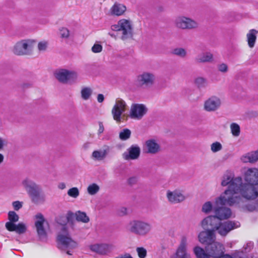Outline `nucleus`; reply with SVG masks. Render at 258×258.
Instances as JSON below:
<instances>
[{
  "label": "nucleus",
  "mask_w": 258,
  "mask_h": 258,
  "mask_svg": "<svg viewBox=\"0 0 258 258\" xmlns=\"http://www.w3.org/2000/svg\"><path fill=\"white\" fill-rule=\"evenodd\" d=\"M76 219L77 221L83 223H88L89 222V218L87 216L86 213L78 211L76 213Z\"/></svg>",
  "instance_id": "obj_30"
},
{
  "label": "nucleus",
  "mask_w": 258,
  "mask_h": 258,
  "mask_svg": "<svg viewBox=\"0 0 258 258\" xmlns=\"http://www.w3.org/2000/svg\"><path fill=\"white\" fill-rule=\"evenodd\" d=\"M141 149L138 145H132L126 151L122 154V157L126 160H136L139 158Z\"/></svg>",
  "instance_id": "obj_15"
},
{
  "label": "nucleus",
  "mask_w": 258,
  "mask_h": 258,
  "mask_svg": "<svg viewBox=\"0 0 258 258\" xmlns=\"http://www.w3.org/2000/svg\"><path fill=\"white\" fill-rule=\"evenodd\" d=\"M211 202H206L202 207V211L205 213H209L213 209Z\"/></svg>",
  "instance_id": "obj_42"
},
{
  "label": "nucleus",
  "mask_w": 258,
  "mask_h": 258,
  "mask_svg": "<svg viewBox=\"0 0 258 258\" xmlns=\"http://www.w3.org/2000/svg\"><path fill=\"white\" fill-rule=\"evenodd\" d=\"M241 160L244 162L254 163L258 161V150L247 153L241 157Z\"/></svg>",
  "instance_id": "obj_25"
},
{
  "label": "nucleus",
  "mask_w": 258,
  "mask_h": 258,
  "mask_svg": "<svg viewBox=\"0 0 258 258\" xmlns=\"http://www.w3.org/2000/svg\"><path fill=\"white\" fill-rule=\"evenodd\" d=\"M36 221L35 226L36 229L37 234L41 240L46 239L47 233L44 228L45 225H48V222L45 220L44 216L41 213H38L35 216Z\"/></svg>",
  "instance_id": "obj_10"
},
{
  "label": "nucleus",
  "mask_w": 258,
  "mask_h": 258,
  "mask_svg": "<svg viewBox=\"0 0 258 258\" xmlns=\"http://www.w3.org/2000/svg\"><path fill=\"white\" fill-rule=\"evenodd\" d=\"M208 254L205 252L202 247L197 246L194 248V252L197 258H210V257L217 258L224 253L223 245L214 241L206 247Z\"/></svg>",
  "instance_id": "obj_4"
},
{
  "label": "nucleus",
  "mask_w": 258,
  "mask_h": 258,
  "mask_svg": "<svg viewBox=\"0 0 258 258\" xmlns=\"http://www.w3.org/2000/svg\"><path fill=\"white\" fill-rule=\"evenodd\" d=\"M245 181L253 185L258 184V169L256 168H249L245 173Z\"/></svg>",
  "instance_id": "obj_19"
},
{
  "label": "nucleus",
  "mask_w": 258,
  "mask_h": 258,
  "mask_svg": "<svg viewBox=\"0 0 258 258\" xmlns=\"http://www.w3.org/2000/svg\"><path fill=\"white\" fill-rule=\"evenodd\" d=\"M104 100V95L102 94H99L97 96V101L99 103H102Z\"/></svg>",
  "instance_id": "obj_55"
},
{
  "label": "nucleus",
  "mask_w": 258,
  "mask_h": 258,
  "mask_svg": "<svg viewBox=\"0 0 258 258\" xmlns=\"http://www.w3.org/2000/svg\"><path fill=\"white\" fill-rule=\"evenodd\" d=\"M137 181V180L136 177H132L128 179V183L130 185H133L135 184Z\"/></svg>",
  "instance_id": "obj_53"
},
{
  "label": "nucleus",
  "mask_w": 258,
  "mask_h": 258,
  "mask_svg": "<svg viewBox=\"0 0 258 258\" xmlns=\"http://www.w3.org/2000/svg\"><path fill=\"white\" fill-rule=\"evenodd\" d=\"M213 54L210 52L203 53L198 55L195 58V61L198 63H204L212 61L213 60Z\"/></svg>",
  "instance_id": "obj_26"
},
{
  "label": "nucleus",
  "mask_w": 258,
  "mask_h": 258,
  "mask_svg": "<svg viewBox=\"0 0 258 258\" xmlns=\"http://www.w3.org/2000/svg\"><path fill=\"white\" fill-rule=\"evenodd\" d=\"M99 130H98V134H100L104 132V130L103 123L102 122H100V121L99 122Z\"/></svg>",
  "instance_id": "obj_54"
},
{
  "label": "nucleus",
  "mask_w": 258,
  "mask_h": 258,
  "mask_svg": "<svg viewBox=\"0 0 258 258\" xmlns=\"http://www.w3.org/2000/svg\"><path fill=\"white\" fill-rule=\"evenodd\" d=\"M218 69L220 72L222 73H226L228 71V66L224 63L218 65Z\"/></svg>",
  "instance_id": "obj_51"
},
{
  "label": "nucleus",
  "mask_w": 258,
  "mask_h": 258,
  "mask_svg": "<svg viewBox=\"0 0 258 258\" xmlns=\"http://www.w3.org/2000/svg\"><path fill=\"white\" fill-rule=\"evenodd\" d=\"M63 27L59 29V34L60 35V38H61V41H63V39L64 37V32H63Z\"/></svg>",
  "instance_id": "obj_56"
},
{
  "label": "nucleus",
  "mask_w": 258,
  "mask_h": 258,
  "mask_svg": "<svg viewBox=\"0 0 258 258\" xmlns=\"http://www.w3.org/2000/svg\"><path fill=\"white\" fill-rule=\"evenodd\" d=\"M113 245L108 244H96L91 245L90 249L94 252L100 254L105 255L111 252L113 249Z\"/></svg>",
  "instance_id": "obj_18"
},
{
  "label": "nucleus",
  "mask_w": 258,
  "mask_h": 258,
  "mask_svg": "<svg viewBox=\"0 0 258 258\" xmlns=\"http://www.w3.org/2000/svg\"><path fill=\"white\" fill-rule=\"evenodd\" d=\"M131 136V131L128 128H123L119 134V138L122 141L128 139Z\"/></svg>",
  "instance_id": "obj_33"
},
{
  "label": "nucleus",
  "mask_w": 258,
  "mask_h": 258,
  "mask_svg": "<svg viewBox=\"0 0 258 258\" xmlns=\"http://www.w3.org/2000/svg\"><path fill=\"white\" fill-rule=\"evenodd\" d=\"M167 197L169 201L172 203H178L184 200V196L177 191H168Z\"/></svg>",
  "instance_id": "obj_23"
},
{
  "label": "nucleus",
  "mask_w": 258,
  "mask_h": 258,
  "mask_svg": "<svg viewBox=\"0 0 258 258\" xmlns=\"http://www.w3.org/2000/svg\"><path fill=\"white\" fill-rule=\"evenodd\" d=\"M257 33L258 31L255 29H251L249 31L248 33H247V39L248 45L249 47L252 48L254 47L256 39V34Z\"/></svg>",
  "instance_id": "obj_29"
},
{
  "label": "nucleus",
  "mask_w": 258,
  "mask_h": 258,
  "mask_svg": "<svg viewBox=\"0 0 258 258\" xmlns=\"http://www.w3.org/2000/svg\"><path fill=\"white\" fill-rule=\"evenodd\" d=\"M27 85V87H28V86H30V84H24L23 85V88H25V86Z\"/></svg>",
  "instance_id": "obj_63"
},
{
  "label": "nucleus",
  "mask_w": 258,
  "mask_h": 258,
  "mask_svg": "<svg viewBox=\"0 0 258 258\" xmlns=\"http://www.w3.org/2000/svg\"><path fill=\"white\" fill-rule=\"evenodd\" d=\"M48 45V43L46 41L40 42L38 44V48L39 51H45Z\"/></svg>",
  "instance_id": "obj_48"
},
{
  "label": "nucleus",
  "mask_w": 258,
  "mask_h": 258,
  "mask_svg": "<svg viewBox=\"0 0 258 258\" xmlns=\"http://www.w3.org/2000/svg\"><path fill=\"white\" fill-rule=\"evenodd\" d=\"M237 178L233 177V175L229 172H227L223 176V180L221 182V185L225 186L228 185V189L224 191L225 196H221L216 199V203L220 202L222 204H228L229 206H232L235 204H238L240 200L239 196H234V192L232 190V188L230 187L231 185Z\"/></svg>",
  "instance_id": "obj_2"
},
{
  "label": "nucleus",
  "mask_w": 258,
  "mask_h": 258,
  "mask_svg": "<svg viewBox=\"0 0 258 258\" xmlns=\"http://www.w3.org/2000/svg\"><path fill=\"white\" fill-rule=\"evenodd\" d=\"M55 229L57 233L56 242L57 247L61 250L64 249V221L62 218H57L56 220Z\"/></svg>",
  "instance_id": "obj_9"
},
{
  "label": "nucleus",
  "mask_w": 258,
  "mask_h": 258,
  "mask_svg": "<svg viewBox=\"0 0 258 258\" xmlns=\"http://www.w3.org/2000/svg\"><path fill=\"white\" fill-rule=\"evenodd\" d=\"M35 41L32 40H22L14 46L13 51L18 55H27L32 51Z\"/></svg>",
  "instance_id": "obj_6"
},
{
  "label": "nucleus",
  "mask_w": 258,
  "mask_h": 258,
  "mask_svg": "<svg viewBox=\"0 0 258 258\" xmlns=\"http://www.w3.org/2000/svg\"><path fill=\"white\" fill-rule=\"evenodd\" d=\"M172 53L181 57H184L186 54L185 50L182 48H175L173 50Z\"/></svg>",
  "instance_id": "obj_40"
},
{
  "label": "nucleus",
  "mask_w": 258,
  "mask_h": 258,
  "mask_svg": "<svg viewBox=\"0 0 258 258\" xmlns=\"http://www.w3.org/2000/svg\"><path fill=\"white\" fill-rule=\"evenodd\" d=\"M137 252L140 258H145L147 255V250L143 247H138L137 248Z\"/></svg>",
  "instance_id": "obj_45"
},
{
  "label": "nucleus",
  "mask_w": 258,
  "mask_h": 258,
  "mask_svg": "<svg viewBox=\"0 0 258 258\" xmlns=\"http://www.w3.org/2000/svg\"><path fill=\"white\" fill-rule=\"evenodd\" d=\"M68 194L71 197L76 198L79 195V190L77 187H72L68 190Z\"/></svg>",
  "instance_id": "obj_41"
},
{
  "label": "nucleus",
  "mask_w": 258,
  "mask_h": 258,
  "mask_svg": "<svg viewBox=\"0 0 258 258\" xmlns=\"http://www.w3.org/2000/svg\"><path fill=\"white\" fill-rule=\"evenodd\" d=\"M81 96L84 100H88L92 93L91 89L89 87H84L81 90Z\"/></svg>",
  "instance_id": "obj_37"
},
{
  "label": "nucleus",
  "mask_w": 258,
  "mask_h": 258,
  "mask_svg": "<svg viewBox=\"0 0 258 258\" xmlns=\"http://www.w3.org/2000/svg\"><path fill=\"white\" fill-rule=\"evenodd\" d=\"M126 212V208H122V212L123 213V214H125Z\"/></svg>",
  "instance_id": "obj_62"
},
{
  "label": "nucleus",
  "mask_w": 258,
  "mask_h": 258,
  "mask_svg": "<svg viewBox=\"0 0 258 258\" xmlns=\"http://www.w3.org/2000/svg\"><path fill=\"white\" fill-rule=\"evenodd\" d=\"M220 105V99L216 96H212L205 101L204 108L208 111H213L217 109Z\"/></svg>",
  "instance_id": "obj_20"
},
{
  "label": "nucleus",
  "mask_w": 258,
  "mask_h": 258,
  "mask_svg": "<svg viewBox=\"0 0 258 258\" xmlns=\"http://www.w3.org/2000/svg\"><path fill=\"white\" fill-rule=\"evenodd\" d=\"M67 33L66 34V43L71 44L74 41L75 32L74 30H69L66 28Z\"/></svg>",
  "instance_id": "obj_32"
},
{
  "label": "nucleus",
  "mask_w": 258,
  "mask_h": 258,
  "mask_svg": "<svg viewBox=\"0 0 258 258\" xmlns=\"http://www.w3.org/2000/svg\"><path fill=\"white\" fill-rule=\"evenodd\" d=\"M107 153L106 150L103 151H94L92 153V156L95 159L100 160L105 158Z\"/></svg>",
  "instance_id": "obj_35"
},
{
  "label": "nucleus",
  "mask_w": 258,
  "mask_h": 258,
  "mask_svg": "<svg viewBox=\"0 0 258 258\" xmlns=\"http://www.w3.org/2000/svg\"><path fill=\"white\" fill-rule=\"evenodd\" d=\"M155 80V76L153 74L144 72L138 76L136 83L138 87L143 89H148L154 85Z\"/></svg>",
  "instance_id": "obj_8"
},
{
  "label": "nucleus",
  "mask_w": 258,
  "mask_h": 258,
  "mask_svg": "<svg viewBox=\"0 0 258 258\" xmlns=\"http://www.w3.org/2000/svg\"><path fill=\"white\" fill-rule=\"evenodd\" d=\"M195 83L198 88H203L207 85V80L203 77H199L195 79Z\"/></svg>",
  "instance_id": "obj_39"
},
{
  "label": "nucleus",
  "mask_w": 258,
  "mask_h": 258,
  "mask_svg": "<svg viewBox=\"0 0 258 258\" xmlns=\"http://www.w3.org/2000/svg\"><path fill=\"white\" fill-rule=\"evenodd\" d=\"M9 222H16L19 220V216L14 211H10L8 213Z\"/></svg>",
  "instance_id": "obj_43"
},
{
  "label": "nucleus",
  "mask_w": 258,
  "mask_h": 258,
  "mask_svg": "<svg viewBox=\"0 0 258 258\" xmlns=\"http://www.w3.org/2000/svg\"><path fill=\"white\" fill-rule=\"evenodd\" d=\"M23 203L20 201H15L12 203L13 207L16 211H18L22 207Z\"/></svg>",
  "instance_id": "obj_50"
},
{
  "label": "nucleus",
  "mask_w": 258,
  "mask_h": 258,
  "mask_svg": "<svg viewBox=\"0 0 258 258\" xmlns=\"http://www.w3.org/2000/svg\"><path fill=\"white\" fill-rule=\"evenodd\" d=\"M175 23L177 27L182 29H190L198 27L196 21L185 17L177 18Z\"/></svg>",
  "instance_id": "obj_14"
},
{
  "label": "nucleus",
  "mask_w": 258,
  "mask_h": 258,
  "mask_svg": "<svg viewBox=\"0 0 258 258\" xmlns=\"http://www.w3.org/2000/svg\"><path fill=\"white\" fill-rule=\"evenodd\" d=\"M202 228L209 231H216L222 236H225L232 230L240 226L239 222L227 221L221 222L215 215L209 216L204 218L201 223Z\"/></svg>",
  "instance_id": "obj_1"
},
{
  "label": "nucleus",
  "mask_w": 258,
  "mask_h": 258,
  "mask_svg": "<svg viewBox=\"0 0 258 258\" xmlns=\"http://www.w3.org/2000/svg\"><path fill=\"white\" fill-rule=\"evenodd\" d=\"M115 258H133L128 253H125L123 254H120L115 257Z\"/></svg>",
  "instance_id": "obj_52"
},
{
  "label": "nucleus",
  "mask_w": 258,
  "mask_h": 258,
  "mask_svg": "<svg viewBox=\"0 0 258 258\" xmlns=\"http://www.w3.org/2000/svg\"><path fill=\"white\" fill-rule=\"evenodd\" d=\"M102 50V46L99 44H95L92 47V51L94 53L100 52Z\"/></svg>",
  "instance_id": "obj_49"
},
{
  "label": "nucleus",
  "mask_w": 258,
  "mask_h": 258,
  "mask_svg": "<svg viewBox=\"0 0 258 258\" xmlns=\"http://www.w3.org/2000/svg\"><path fill=\"white\" fill-rule=\"evenodd\" d=\"M4 159V156L2 154L0 153V164H1L3 162Z\"/></svg>",
  "instance_id": "obj_61"
},
{
  "label": "nucleus",
  "mask_w": 258,
  "mask_h": 258,
  "mask_svg": "<svg viewBox=\"0 0 258 258\" xmlns=\"http://www.w3.org/2000/svg\"><path fill=\"white\" fill-rule=\"evenodd\" d=\"M4 145V141L0 138V150L2 149Z\"/></svg>",
  "instance_id": "obj_58"
},
{
  "label": "nucleus",
  "mask_w": 258,
  "mask_h": 258,
  "mask_svg": "<svg viewBox=\"0 0 258 258\" xmlns=\"http://www.w3.org/2000/svg\"><path fill=\"white\" fill-rule=\"evenodd\" d=\"M147 111V109L144 105L135 104L131 107L130 117L132 118L141 119Z\"/></svg>",
  "instance_id": "obj_17"
},
{
  "label": "nucleus",
  "mask_w": 258,
  "mask_h": 258,
  "mask_svg": "<svg viewBox=\"0 0 258 258\" xmlns=\"http://www.w3.org/2000/svg\"><path fill=\"white\" fill-rule=\"evenodd\" d=\"M175 258H190L189 254L187 252L186 250V239L183 238L178 247Z\"/></svg>",
  "instance_id": "obj_21"
},
{
  "label": "nucleus",
  "mask_w": 258,
  "mask_h": 258,
  "mask_svg": "<svg viewBox=\"0 0 258 258\" xmlns=\"http://www.w3.org/2000/svg\"><path fill=\"white\" fill-rule=\"evenodd\" d=\"M26 231V225L23 223H19L18 225H16V228L15 229V231L19 234L24 233Z\"/></svg>",
  "instance_id": "obj_44"
},
{
  "label": "nucleus",
  "mask_w": 258,
  "mask_h": 258,
  "mask_svg": "<svg viewBox=\"0 0 258 258\" xmlns=\"http://www.w3.org/2000/svg\"><path fill=\"white\" fill-rule=\"evenodd\" d=\"M231 132L233 136L238 137L240 133V126L236 123L233 122L230 124Z\"/></svg>",
  "instance_id": "obj_34"
},
{
  "label": "nucleus",
  "mask_w": 258,
  "mask_h": 258,
  "mask_svg": "<svg viewBox=\"0 0 258 258\" xmlns=\"http://www.w3.org/2000/svg\"><path fill=\"white\" fill-rule=\"evenodd\" d=\"M230 187L232 188L234 196H236L235 194H240L247 200H254L258 197V191L254 185L248 183H243L241 177H237Z\"/></svg>",
  "instance_id": "obj_3"
},
{
  "label": "nucleus",
  "mask_w": 258,
  "mask_h": 258,
  "mask_svg": "<svg viewBox=\"0 0 258 258\" xmlns=\"http://www.w3.org/2000/svg\"><path fill=\"white\" fill-rule=\"evenodd\" d=\"M76 218V214H75L72 212L69 211L68 212L66 219L67 220V223L71 225V226H73L75 221V218Z\"/></svg>",
  "instance_id": "obj_38"
},
{
  "label": "nucleus",
  "mask_w": 258,
  "mask_h": 258,
  "mask_svg": "<svg viewBox=\"0 0 258 258\" xmlns=\"http://www.w3.org/2000/svg\"><path fill=\"white\" fill-rule=\"evenodd\" d=\"M217 258H232L231 256L228 254H224V253Z\"/></svg>",
  "instance_id": "obj_57"
},
{
  "label": "nucleus",
  "mask_w": 258,
  "mask_h": 258,
  "mask_svg": "<svg viewBox=\"0 0 258 258\" xmlns=\"http://www.w3.org/2000/svg\"><path fill=\"white\" fill-rule=\"evenodd\" d=\"M58 187L60 189H63V188H64V184L63 183H60L58 185Z\"/></svg>",
  "instance_id": "obj_60"
},
{
  "label": "nucleus",
  "mask_w": 258,
  "mask_h": 258,
  "mask_svg": "<svg viewBox=\"0 0 258 258\" xmlns=\"http://www.w3.org/2000/svg\"><path fill=\"white\" fill-rule=\"evenodd\" d=\"M111 10L112 14L120 16L125 11L126 7L123 5L115 3L112 7Z\"/></svg>",
  "instance_id": "obj_28"
},
{
  "label": "nucleus",
  "mask_w": 258,
  "mask_h": 258,
  "mask_svg": "<svg viewBox=\"0 0 258 258\" xmlns=\"http://www.w3.org/2000/svg\"><path fill=\"white\" fill-rule=\"evenodd\" d=\"M125 102L122 99L117 100L114 105L111 112L113 119L117 122L121 121V115L125 111Z\"/></svg>",
  "instance_id": "obj_13"
},
{
  "label": "nucleus",
  "mask_w": 258,
  "mask_h": 258,
  "mask_svg": "<svg viewBox=\"0 0 258 258\" xmlns=\"http://www.w3.org/2000/svg\"><path fill=\"white\" fill-rule=\"evenodd\" d=\"M222 148V145L218 142L213 143L211 145V150L213 152H217L220 150H221Z\"/></svg>",
  "instance_id": "obj_46"
},
{
  "label": "nucleus",
  "mask_w": 258,
  "mask_h": 258,
  "mask_svg": "<svg viewBox=\"0 0 258 258\" xmlns=\"http://www.w3.org/2000/svg\"><path fill=\"white\" fill-rule=\"evenodd\" d=\"M78 74L76 72L66 69V84L72 85L77 82Z\"/></svg>",
  "instance_id": "obj_24"
},
{
  "label": "nucleus",
  "mask_w": 258,
  "mask_h": 258,
  "mask_svg": "<svg viewBox=\"0 0 258 258\" xmlns=\"http://www.w3.org/2000/svg\"><path fill=\"white\" fill-rule=\"evenodd\" d=\"M111 30L115 31H122L121 39H125L132 36V26L130 21L125 19L119 20L117 24L111 26Z\"/></svg>",
  "instance_id": "obj_7"
},
{
  "label": "nucleus",
  "mask_w": 258,
  "mask_h": 258,
  "mask_svg": "<svg viewBox=\"0 0 258 258\" xmlns=\"http://www.w3.org/2000/svg\"><path fill=\"white\" fill-rule=\"evenodd\" d=\"M78 245V242L71 237L66 228V253L69 255H72V250L76 248Z\"/></svg>",
  "instance_id": "obj_22"
},
{
  "label": "nucleus",
  "mask_w": 258,
  "mask_h": 258,
  "mask_svg": "<svg viewBox=\"0 0 258 258\" xmlns=\"http://www.w3.org/2000/svg\"><path fill=\"white\" fill-rule=\"evenodd\" d=\"M99 186L96 183H92L87 187V191L90 195H94L99 190Z\"/></svg>",
  "instance_id": "obj_36"
},
{
  "label": "nucleus",
  "mask_w": 258,
  "mask_h": 258,
  "mask_svg": "<svg viewBox=\"0 0 258 258\" xmlns=\"http://www.w3.org/2000/svg\"><path fill=\"white\" fill-rule=\"evenodd\" d=\"M22 185L34 204H38L45 201L44 196L41 194L40 187L33 181L26 178L22 181Z\"/></svg>",
  "instance_id": "obj_5"
},
{
  "label": "nucleus",
  "mask_w": 258,
  "mask_h": 258,
  "mask_svg": "<svg viewBox=\"0 0 258 258\" xmlns=\"http://www.w3.org/2000/svg\"><path fill=\"white\" fill-rule=\"evenodd\" d=\"M130 231L137 235H144L151 229L150 225L141 221H134L130 223Z\"/></svg>",
  "instance_id": "obj_11"
},
{
  "label": "nucleus",
  "mask_w": 258,
  "mask_h": 258,
  "mask_svg": "<svg viewBox=\"0 0 258 258\" xmlns=\"http://www.w3.org/2000/svg\"><path fill=\"white\" fill-rule=\"evenodd\" d=\"M198 238L201 243L207 245L208 246L215 241V233L213 232L212 231H209L204 230L199 234Z\"/></svg>",
  "instance_id": "obj_16"
},
{
  "label": "nucleus",
  "mask_w": 258,
  "mask_h": 258,
  "mask_svg": "<svg viewBox=\"0 0 258 258\" xmlns=\"http://www.w3.org/2000/svg\"><path fill=\"white\" fill-rule=\"evenodd\" d=\"M89 145H90V144L89 143H86L84 144L83 148L85 149H88L89 147Z\"/></svg>",
  "instance_id": "obj_59"
},
{
  "label": "nucleus",
  "mask_w": 258,
  "mask_h": 258,
  "mask_svg": "<svg viewBox=\"0 0 258 258\" xmlns=\"http://www.w3.org/2000/svg\"><path fill=\"white\" fill-rule=\"evenodd\" d=\"M148 148V153L155 154L159 150V145L154 140H149L146 143Z\"/></svg>",
  "instance_id": "obj_27"
},
{
  "label": "nucleus",
  "mask_w": 258,
  "mask_h": 258,
  "mask_svg": "<svg viewBox=\"0 0 258 258\" xmlns=\"http://www.w3.org/2000/svg\"><path fill=\"white\" fill-rule=\"evenodd\" d=\"M251 244V242H249V243H248L247 244V246H250V244Z\"/></svg>",
  "instance_id": "obj_64"
},
{
  "label": "nucleus",
  "mask_w": 258,
  "mask_h": 258,
  "mask_svg": "<svg viewBox=\"0 0 258 258\" xmlns=\"http://www.w3.org/2000/svg\"><path fill=\"white\" fill-rule=\"evenodd\" d=\"M14 223V222H8L6 223V227L9 231H15L16 225Z\"/></svg>",
  "instance_id": "obj_47"
},
{
  "label": "nucleus",
  "mask_w": 258,
  "mask_h": 258,
  "mask_svg": "<svg viewBox=\"0 0 258 258\" xmlns=\"http://www.w3.org/2000/svg\"><path fill=\"white\" fill-rule=\"evenodd\" d=\"M228 205V204H222L220 202L216 203L215 201L213 210L216 216L220 221L222 220L227 219L230 217L231 215V211L230 208L223 207V206Z\"/></svg>",
  "instance_id": "obj_12"
},
{
  "label": "nucleus",
  "mask_w": 258,
  "mask_h": 258,
  "mask_svg": "<svg viewBox=\"0 0 258 258\" xmlns=\"http://www.w3.org/2000/svg\"><path fill=\"white\" fill-rule=\"evenodd\" d=\"M54 76L60 83H64V70L57 69L54 72Z\"/></svg>",
  "instance_id": "obj_31"
}]
</instances>
